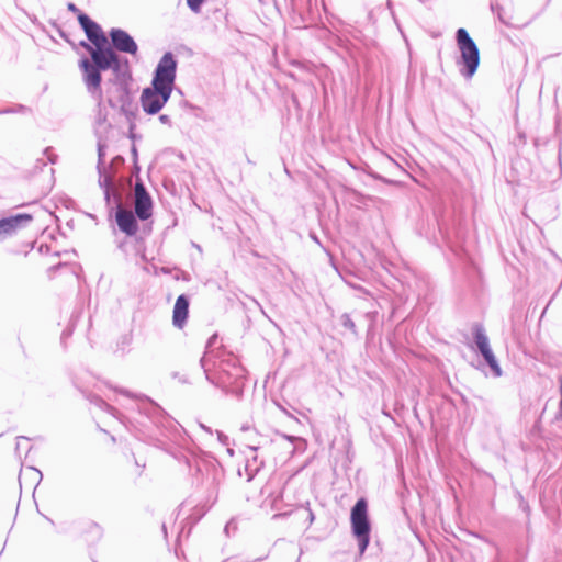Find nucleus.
<instances>
[{
  "label": "nucleus",
  "instance_id": "obj_27",
  "mask_svg": "<svg viewBox=\"0 0 562 562\" xmlns=\"http://www.w3.org/2000/svg\"><path fill=\"white\" fill-rule=\"evenodd\" d=\"M187 1V5L189 7V9L194 12V13H200L201 12V8L203 5V3L206 1V0H186Z\"/></svg>",
  "mask_w": 562,
  "mask_h": 562
},
{
  "label": "nucleus",
  "instance_id": "obj_15",
  "mask_svg": "<svg viewBox=\"0 0 562 562\" xmlns=\"http://www.w3.org/2000/svg\"><path fill=\"white\" fill-rule=\"evenodd\" d=\"M33 217L27 213H19L0 220V241L12 236L18 229L27 226Z\"/></svg>",
  "mask_w": 562,
  "mask_h": 562
},
{
  "label": "nucleus",
  "instance_id": "obj_47",
  "mask_svg": "<svg viewBox=\"0 0 562 562\" xmlns=\"http://www.w3.org/2000/svg\"><path fill=\"white\" fill-rule=\"evenodd\" d=\"M138 171H139V167L136 165L135 166V172L138 173Z\"/></svg>",
  "mask_w": 562,
  "mask_h": 562
},
{
  "label": "nucleus",
  "instance_id": "obj_11",
  "mask_svg": "<svg viewBox=\"0 0 562 562\" xmlns=\"http://www.w3.org/2000/svg\"><path fill=\"white\" fill-rule=\"evenodd\" d=\"M134 212L140 221H147L153 215V199L138 177L134 186Z\"/></svg>",
  "mask_w": 562,
  "mask_h": 562
},
{
  "label": "nucleus",
  "instance_id": "obj_24",
  "mask_svg": "<svg viewBox=\"0 0 562 562\" xmlns=\"http://www.w3.org/2000/svg\"><path fill=\"white\" fill-rule=\"evenodd\" d=\"M124 162H125L124 157L121 155H117V156L113 157L112 160L106 165L108 171L113 173V182L115 184H116L115 177H116L117 169L121 166H123Z\"/></svg>",
  "mask_w": 562,
  "mask_h": 562
},
{
  "label": "nucleus",
  "instance_id": "obj_25",
  "mask_svg": "<svg viewBox=\"0 0 562 562\" xmlns=\"http://www.w3.org/2000/svg\"><path fill=\"white\" fill-rule=\"evenodd\" d=\"M88 533L93 540L98 541L103 536V528L99 524L92 521L89 524Z\"/></svg>",
  "mask_w": 562,
  "mask_h": 562
},
{
  "label": "nucleus",
  "instance_id": "obj_14",
  "mask_svg": "<svg viewBox=\"0 0 562 562\" xmlns=\"http://www.w3.org/2000/svg\"><path fill=\"white\" fill-rule=\"evenodd\" d=\"M78 22L85 31L87 38L93 44V49L102 48L109 43L101 26L86 13L78 14Z\"/></svg>",
  "mask_w": 562,
  "mask_h": 562
},
{
  "label": "nucleus",
  "instance_id": "obj_26",
  "mask_svg": "<svg viewBox=\"0 0 562 562\" xmlns=\"http://www.w3.org/2000/svg\"><path fill=\"white\" fill-rule=\"evenodd\" d=\"M340 321H341V325L349 329L350 331H352L353 334H357V329H356V324L355 322L351 319L350 315L347 314V313H344L340 317Z\"/></svg>",
  "mask_w": 562,
  "mask_h": 562
},
{
  "label": "nucleus",
  "instance_id": "obj_46",
  "mask_svg": "<svg viewBox=\"0 0 562 562\" xmlns=\"http://www.w3.org/2000/svg\"><path fill=\"white\" fill-rule=\"evenodd\" d=\"M308 519L311 522L314 520V515L312 512L308 513Z\"/></svg>",
  "mask_w": 562,
  "mask_h": 562
},
{
  "label": "nucleus",
  "instance_id": "obj_5",
  "mask_svg": "<svg viewBox=\"0 0 562 562\" xmlns=\"http://www.w3.org/2000/svg\"><path fill=\"white\" fill-rule=\"evenodd\" d=\"M103 68L106 70H112L117 81V88L121 85H127V81L131 79V69L130 61L126 57H122L119 53L113 50V47H110L109 43L104 45L102 48L94 49Z\"/></svg>",
  "mask_w": 562,
  "mask_h": 562
},
{
  "label": "nucleus",
  "instance_id": "obj_17",
  "mask_svg": "<svg viewBox=\"0 0 562 562\" xmlns=\"http://www.w3.org/2000/svg\"><path fill=\"white\" fill-rule=\"evenodd\" d=\"M224 479V473L222 469L213 467L212 470L207 472L206 483L209 486V493L205 498V505L209 507L213 506L218 497L220 485L222 484Z\"/></svg>",
  "mask_w": 562,
  "mask_h": 562
},
{
  "label": "nucleus",
  "instance_id": "obj_33",
  "mask_svg": "<svg viewBox=\"0 0 562 562\" xmlns=\"http://www.w3.org/2000/svg\"><path fill=\"white\" fill-rule=\"evenodd\" d=\"M159 121H160L162 124H168V125H170V123H171L170 116H169V115H167V114H161V115H159Z\"/></svg>",
  "mask_w": 562,
  "mask_h": 562
},
{
  "label": "nucleus",
  "instance_id": "obj_29",
  "mask_svg": "<svg viewBox=\"0 0 562 562\" xmlns=\"http://www.w3.org/2000/svg\"><path fill=\"white\" fill-rule=\"evenodd\" d=\"M24 110H25V106L19 104L14 108H5V109L0 110V114L20 113V112H23Z\"/></svg>",
  "mask_w": 562,
  "mask_h": 562
},
{
  "label": "nucleus",
  "instance_id": "obj_43",
  "mask_svg": "<svg viewBox=\"0 0 562 562\" xmlns=\"http://www.w3.org/2000/svg\"><path fill=\"white\" fill-rule=\"evenodd\" d=\"M311 238L316 241L317 244H319V240L317 238V236L315 234H311Z\"/></svg>",
  "mask_w": 562,
  "mask_h": 562
},
{
  "label": "nucleus",
  "instance_id": "obj_32",
  "mask_svg": "<svg viewBox=\"0 0 562 562\" xmlns=\"http://www.w3.org/2000/svg\"><path fill=\"white\" fill-rule=\"evenodd\" d=\"M45 155L47 156V159L49 160V162H52V164L56 162L57 156L55 154H53L49 148L45 149Z\"/></svg>",
  "mask_w": 562,
  "mask_h": 562
},
{
  "label": "nucleus",
  "instance_id": "obj_49",
  "mask_svg": "<svg viewBox=\"0 0 562 562\" xmlns=\"http://www.w3.org/2000/svg\"><path fill=\"white\" fill-rule=\"evenodd\" d=\"M18 439H25V440H27V438H25L24 436H21Z\"/></svg>",
  "mask_w": 562,
  "mask_h": 562
},
{
  "label": "nucleus",
  "instance_id": "obj_31",
  "mask_svg": "<svg viewBox=\"0 0 562 562\" xmlns=\"http://www.w3.org/2000/svg\"><path fill=\"white\" fill-rule=\"evenodd\" d=\"M216 435H217V438H218V441L225 446H227L229 443V438L228 436H226L225 434H223L222 431L217 430L216 431Z\"/></svg>",
  "mask_w": 562,
  "mask_h": 562
},
{
  "label": "nucleus",
  "instance_id": "obj_30",
  "mask_svg": "<svg viewBox=\"0 0 562 562\" xmlns=\"http://www.w3.org/2000/svg\"><path fill=\"white\" fill-rule=\"evenodd\" d=\"M71 335H72V328L71 327L65 328L60 336L61 344H65L66 339L69 338Z\"/></svg>",
  "mask_w": 562,
  "mask_h": 562
},
{
  "label": "nucleus",
  "instance_id": "obj_38",
  "mask_svg": "<svg viewBox=\"0 0 562 562\" xmlns=\"http://www.w3.org/2000/svg\"><path fill=\"white\" fill-rule=\"evenodd\" d=\"M115 391H116V392H119V393H121V394H123V395H125V396H128V397H130V396H132L131 392H130V391H127V390H124V389H115Z\"/></svg>",
  "mask_w": 562,
  "mask_h": 562
},
{
  "label": "nucleus",
  "instance_id": "obj_23",
  "mask_svg": "<svg viewBox=\"0 0 562 562\" xmlns=\"http://www.w3.org/2000/svg\"><path fill=\"white\" fill-rule=\"evenodd\" d=\"M86 398L93 404L94 406L99 407L100 409L108 412L112 415L115 414L116 409L108 404L102 397H100L97 394L88 393L86 394Z\"/></svg>",
  "mask_w": 562,
  "mask_h": 562
},
{
  "label": "nucleus",
  "instance_id": "obj_36",
  "mask_svg": "<svg viewBox=\"0 0 562 562\" xmlns=\"http://www.w3.org/2000/svg\"><path fill=\"white\" fill-rule=\"evenodd\" d=\"M335 21H336V23L331 22V25H333V27H334L335 30H337V31H338V26H342V25H344V21H342V20H340V19H338V18H335Z\"/></svg>",
  "mask_w": 562,
  "mask_h": 562
},
{
  "label": "nucleus",
  "instance_id": "obj_44",
  "mask_svg": "<svg viewBox=\"0 0 562 562\" xmlns=\"http://www.w3.org/2000/svg\"><path fill=\"white\" fill-rule=\"evenodd\" d=\"M344 33L345 34H349V35L356 37V35H355V33L352 31L345 30Z\"/></svg>",
  "mask_w": 562,
  "mask_h": 562
},
{
  "label": "nucleus",
  "instance_id": "obj_34",
  "mask_svg": "<svg viewBox=\"0 0 562 562\" xmlns=\"http://www.w3.org/2000/svg\"><path fill=\"white\" fill-rule=\"evenodd\" d=\"M284 438H286V439H288L289 441H291V442H295V441H297V442H300V443H303V442H304V440H303L302 438H300V437H295V436L284 435Z\"/></svg>",
  "mask_w": 562,
  "mask_h": 562
},
{
  "label": "nucleus",
  "instance_id": "obj_2",
  "mask_svg": "<svg viewBox=\"0 0 562 562\" xmlns=\"http://www.w3.org/2000/svg\"><path fill=\"white\" fill-rule=\"evenodd\" d=\"M350 526L352 537L358 543L359 558H362L369 547L372 530L368 501L364 497H360L352 506L350 512Z\"/></svg>",
  "mask_w": 562,
  "mask_h": 562
},
{
  "label": "nucleus",
  "instance_id": "obj_10",
  "mask_svg": "<svg viewBox=\"0 0 562 562\" xmlns=\"http://www.w3.org/2000/svg\"><path fill=\"white\" fill-rule=\"evenodd\" d=\"M172 91L159 86H150L142 91L140 103L144 112L149 115L157 114L169 101Z\"/></svg>",
  "mask_w": 562,
  "mask_h": 562
},
{
  "label": "nucleus",
  "instance_id": "obj_6",
  "mask_svg": "<svg viewBox=\"0 0 562 562\" xmlns=\"http://www.w3.org/2000/svg\"><path fill=\"white\" fill-rule=\"evenodd\" d=\"M103 68L106 70H112L117 81V88L121 85H127V81L131 79V69L130 61L126 57H122L119 53L113 50V47H110L109 43L104 45L102 48L94 49Z\"/></svg>",
  "mask_w": 562,
  "mask_h": 562
},
{
  "label": "nucleus",
  "instance_id": "obj_42",
  "mask_svg": "<svg viewBox=\"0 0 562 562\" xmlns=\"http://www.w3.org/2000/svg\"><path fill=\"white\" fill-rule=\"evenodd\" d=\"M560 392H561L560 412L562 413V378H561Z\"/></svg>",
  "mask_w": 562,
  "mask_h": 562
},
{
  "label": "nucleus",
  "instance_id": "obj_40",
  "mask_svg": "<svg viewBox=\"0 0 562 562\" xmlns=\"http://www.w3.org/2000/svg\"><path fill=\"white\" fill-rule=\"evenodd\" d=\"M29 470L33 472L36 476H38V480L42 479V473L38 470H36L35 468H30Z\"/></svg>",
  "mask_w": 562,
  "mask_h": 562
},
{
  "label": "nucleus",
  "instance_id": "obj_28",
  "mask_svg": "<svg viewBox=\"0 0 562 562\" xmlns=\"http://www.w3.org/2000/svg\"><path fill=\"white\" fill-rule=\"evenodd\" d=\"M240 431L241 432H251V437L249 438V440L247 442H250L251 440H259L260 439V436L257 434V431H255L250 425L248 424H245L240 427Z\"/></svg>",
  "mask_w": 562,
  "mask_h": 562
},
{
  "label": "nucleus",
  "instance_id": "obj_9",
  "mask_svg": "<svg viewBox=\"0 0 562 562\" xmlns=\"http://www.w3.org/2000/svg\"><path fill=\"white\" fill-rule=\"evenodd\" d=\"M177 65L175 55L171 52L165 53L155 68L151 85L172 91L176 82Z\"/></svg>",
  "mask_w": 562,
  "mask_h": 562
},
{
  "label": "nucleus",
  "instance_id": "obj_35",
  "mask_svg": "<svg viewBox=\"0 0 562 562\" xmlns=\"http://www.w3.org/2000/svg\"><path fill=\"white\" fill-rule=\"evenodd\" d=\"M67 9H68L69 11H71V12H75V13H78V14H79V13H81V12L79 11V9L77 8V5H76L75 3H72V2H69V3L67 4Z\"/></svg>",
  "mask_w": 562,
  "mask_h": 562
},
{
  "label": "nucleus",
  "instance_id": "obj_16",
  "mask_svg": "<svg viewBox=\"0 0 562 562\" xmlns=\"http://www.w3.org/2000/svg\"><path fill=\"white\" fill-rule=\"evenodd\" d=\"M117 101H114L112 98H109L108 102L111 108L120 106L121 112L131 122L135 117V112L137 111V108L133 103L132 95L127 85H121L120 88H117Z\"/></svg>",
  "mask_w": 562,
  "mask_h": 562
},
{
  "label": "nucleus",
  "instance_id": "obj_7",
  "mask_svg": "<svg viewBox=\"0 0 562 562\" xmlns=\"http://www.w3.org/2000/svg\"><path fill=\"white\" fill-rule=\"evenodd\" d=\"M109 213L111 214L115 210V221L121 232L127 236H134L138 231L137 216L135 212L126 210L122 205V195L119 188H113V194H111V205L108 206Z\"/></svg>",
  "mask_w": 562,
  "mask_h": 562
},
{
  "label": "nucleus",
  "instance_id": "obj_45",
  "mask_svg": "<svg viewBox=\"0 0 562 562\" xmlns=\"http://www.w3.org/2000/svg\"><path fill=\"white\" fill-rule=\"evenodd\" d=\"M132 153L134 155V157L136 158L137 157V149L135 146L132 147Z\"/></svg>",
  "mask_w": 562,
  "mask_h": 562
},
{
  "label": "nucleus",
  "instance_id": "obj_8",
  "mask_svg": "<svg viewBox=\"0 0 562 562\" xmlns=\"http://www.w3.org/2000/svg\"><path fill=\"white\" fill-rule=\"evenodd\" d=\"M97 150H98V164H97V170H98V184L102 189L104 194V201L105 205H111V194H113V188L117 187L113 182V173L108 171L106 164H105V149H106V143L103 135H100V132L97 131Z\"/></svg>",
  "mask_w": 562,
  "mask_h": 562
},
{
  "label": "nucleus",
  "instance_id": "obj_21",
  "mask_svg": "<svg viewBox=\"0 0 562 562\" xmlns=\"http://www.w3.org/2000/svg\"><path fill=\"white\" fill-rule=\"evenodd\" d=\"M479 352L483 357V359L486 362V364L492 370L493 374L495 376H501L503 372H502V369H501V367L498 364V361H497L493 350L491 349V346L482 349Z\"/></svg>",
  "mask_w": 562,
  "mask_h": 562
},
{
  "label": "nucleus",
  "instance_id": "obj_48",
  "mask_svg": "<svg viewBox=\"0 0 562 562\" xmlns=\"http://www.w3.org/2000/svg\"><path fill=\"white\" fill-rule=\"evenodd\" d=\"M227 451H228L229 454H233V450L232 449L228 448Z\"/></svg>",
  "mask_w": 562,
  "mask_h": 562
},
{
  "label": "nucleus",
  "instance_id": "obj_4",
  "mask_svg": "<svg viewBox=\"0 0 562 562\" xmlns=\"http://www.w3.org/2000/svg\"><path fill=\"white\" fill-rule=\"evenodd\" d=\"M81 45L89 52L90 59L83 57L79 61V68L82 72V80L87 88L88 93L94 98L95 100H102L103 92L101 88L102 76L101 72L105 71L103 68L95 50L93 47L86 42H82Z\"/></svg>",
  "mask_w": 562,
  "mask_h": 562
},
{
  "label": "nucleus",
  "instance_id": "obj_39",
  "mask_svg": "<svg viewBox=\"0 0 562 562\" xmlns=\"http://www.w3.org/2000/svg\"><path fill=\"white\" fill-rule=\"evenodd\" d=\"M199 427L201 429H203L204 431H206L207 434L212 435V429L210 427L205 426L204 424L199 423Z\"/></svg>",
  "mask_w": 562,
  "mask_h": 562
},
{
  "label": "nucleus",
  "instance_id": "obj_41",
  "mask_svg": "<svg viewBox=\"0 0 562 562\" xmlns=\"http://www.w3.org/2000/svg\"><path fill=\"white\" fill-rule=\"evenodd\" d=\"M372 177H373L374 179H378V180H381V181H384V182H389L386 179H384V178H383L382 176H380V175H372Z\"/></svg>",
  "mask_w": 562,
  "mask_h": 562
},
{
  "label": "nucleus",
  "instance_id": "obj_12",
  "mask_svg": "<svg viewBox=\"0 0 562 562\" xmlns=\"http://www.w3.org/2000/svg\"><path fill=\"white\" fill-rule=\"evenodd\" d=\"M110 47L116 53L130 54L136 56L138 53V45L135 40L124 30L113 27L109 32Z\"/></svg>",
  "mask_w": 562,
  "mask_h": 562
},
{
  "label": "nucleus",
  "instance_id": "obj_19",
  "mask_svg": "<svg viewBox=\"0 0 562 562\" xmlns=\"http://www.w3.org/2000/svg\"><path fill=\"white\" fill-rule=\"evenodd\" d=\"M142 412L155 424H159L167 417L166 412L156 403L148 400L142 406Z\"/></svg>",
  "mask_w": 562,
  "mask_h": 562
},
{
  "label": "nucleus",
  "instance_id": "obj_37",
  "mask_svg": "<svg viewBox=\"0 0 562 562\" xmlns=\"http://www.w3.org/2000/svg\"><path fill=\"white\" fill-rule=\"evenodd\" d=\"M258 1L261 5H266V7H268L270 4H276V0H258Z\"/></svg>",
  "mask_w": 562,
  "mask_h": 562
},
{
  "label": "nucleus",
  "instance_id": "obj_3",
  "mask_svg": "<svg viewBox=\"0 0 562 562\" xmlns=\"http://www.w3.org/2000/svg\"><path fill=\"white\" fill-rule=\"evenodd\" d=\"M456 42L460 50V57L457 59L459 71L461 76L470 79L474 76L480 65L479 47L469 32L463 27L457 30Z\"/></svg>",
  "mask_w": 562,
  "mask_h": 562
},
{
  "label": "nucleus",
  "instance_id": "obj_13",
  "mask_svg": "<svg viewBox=\"0 0 562 562\" xmlns=\"http://www.w3.org/2000/svg\"><path fill=\"white\" fill-rule=\"evenodd\" d=\"M245 446V473L247 481L250 482L259 473L265 465V460L258 454L260 448L259 440H251L250 442H244Z\"/></svg>",
  "mask_w": 562,
  "mask_h": 562
},
{
  "label": "nucleus",
  "instance_id": "obj_20",
  "mask_svg": "<svg viewBox=\"0 0 562 562\" xmlns=\"http://www.w3.org/2000/svg\"><path fill=\"white\" fill-rule=\"evenodd\" d=\"M472 333L477 351H481L482 349L490 346L488 337L482 324H474L472 327Z\"/></svg>",
  "mask_w": 562,
  "mask_h": 562
},
{
  "label": "nucleus",
  "instance_id": "obj_18",
  "mask_svg": "<svg viewBox=\"0 0 562 562\" xmlns=\"http://www.w3.org/2000/svg\"><path fill=\"white\" fill-rule=\"evenodd\" d=\"M190 300L186 294H181L177 297L173 311H172V324L176 328L182 329L187 324L189 316Z\"/></svg>",
  "mask_w": 562,
  "mask_h": 562
},
{
  "label": "nucleus",
  "instance_id": "obj_1",
  "mask_svg": "<svg viewBox=\"0 0 562 562\" xmlns=\"http://www.w3.org/2000/svg\"><path fill=\"white\" fill-rule=\"evenodd\" d=\"M217 339L216 335H213L206 345V350L203 357L200 359L201 368L203 369L206 380L220 387L226 395H232L238 401L243 398L244 395V386L246 383V371L238 363L235 357H227L225 359L220 360L217 364V371L215 378L210 374V364L212 362L211 358V346Z\"/></svg>",
  "mask_w": 562,
  "mask_h": 562
},
{
  "label": "nucleus",
  "instance_id": "obj_22",
  "mask_svg": "<svg viewBox=\"0 0 562 562\" xmlns=\"http://www.w3.org/2000/svg\"><path fill=\"white\" fill-rule=\"evenodd\" d=\"M97 114L94 120V133L97 134V131L100 132V135H103V133L108 130L110 126L108 124L106 113L102 109V100H97Z\"/></svg>",
  "mask_w": 562,
  "mask_h": 562
}]
</instances>
